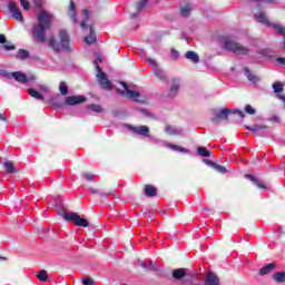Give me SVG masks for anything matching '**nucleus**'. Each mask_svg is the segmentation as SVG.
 <instances>
[{
  "label": "nucleus",
  "mask_w": 285,
  "mask_h": 285,
  "mask_svg": "<svg viewBox=\"0 0 285 285\" xmlns=\"http://www.w3.org/2000/svg\"><path fill=\"white\" fill-rule=\"evenodd\" d=\"M28 94L30 97H33V99H38L39 101H43V99H46L42 95L39 94V91L32 88L28 89Z\"/></svg>",
  "instance_id": "c756f323"
},
{
  "label": "nucleus",
  "mask_w": 285,
  "mask_h": 285,
  "mask_svg": "<svg viewBox=\"0 0 285 285\" xmlns=\"http://www.w3.org/2000/svg\"><path fill=\"white\" fill-rule=\"evenodd\" d=\"M94 66L97 70V79L101 88H104L105 90H110L112 88V82H110V80L106 76V72L101 70V67H99V62L97 60L94 62Z\"/></svg>",
  "instance_id": "423d86ee"
},
{
  "label": "nucleus",
  "mask_w": 285,
  "mask_h": 285,
  "mask_svg": "<svg viewBox=\"0 0 285 285\" xmlns=\"http://www.w3.org/2000/svg\"><path fill=\"white\" fill-rule=\"evenodd\" d=\"M190 4H185L180 8L181 17H189L190 16Z\"/></svg>",
  "instance_id": "2f4dec72"
},
{
  "label": "nucleus",
  "mask_w": 285,
  "mask_h": 285,
  "mask_svg": "<svg viewBox=\"0 0 285 285\" xmlns=\"http://www.w3.org/2000/svg\"><path fill=\"white\" fill-rule=\"evenodd\" d=\"M273 89L274 92H282V90H284V86L282 83H274Z\"/></svg>",
  "instance_id": "a18cd8bd"
},
{
  "label": "nucleus",
  "mask_w": 285,
  "mask_h": 285,
  "mask_svg": "<svg viewBox=\"0 0 285 285\" xmlns=\"http://www.w3.org/2000/svg\"><path fill=\"white\" fill-rule=\"evenodd\" d=\"M171 57H173V59H177L179 57V51L171 49Z\"/></svg>",
  "instance_id": "3c124183"
},
{
  "label": "nucleus",
  "mask_w": 285,
  "mask_h": 285,
  "mask_svg": "<svg viewBox=\"0 0 285 285\" xmlns=\"http://www.w3.org/2000/svg\"><path fill=\"white\" fill-rule=\"evenodd\" d=\"M89 193H91L92 195H100V197H106V194L99 191V189H96L94 187H89L88 188Z\"/></svg>",
  "instance_id": "58836bf2"
},
{
  "label": "nucleus",
  "mask_w": 285,
  "mask_h": 285,
  "mask_svg": "<svg viewBox=\"0 0 285 285\" xmlns=\"http://www.w3.org/2000/svg\"><path fill=\"white\" fill-rule=\"evenodd\" d=\"M147 61H149L155 77L160 81H164V79H166V72L161 70V68H159V65H157V61L151 58H148Z\"/></svg>",
  "instance_id": "1a4fd4ad"
},
{
  "label": "nucleus",
  "mask_w": 285,
  "mask_h": 285,
  "mask_svg": "<svg viewBox=\"0 0 285 285\" xmlns=\"http://www.w3.org/2000/svg\"><path fill=\"white\" fill-rule=\"evenodd\" d=\"M0 259H6L4 257H0Z\"/></svg>",
  "instance_id": "052dcab7"
},
{
  "label": "nucleus",
  "mask_w": 285,
  "mask_h": 285,
  "mask_svg": "<svg viewBox=\"0 0 285 285\" xmlns=\"http://www.w3.org/2000/svg\"><path fill=\"white\" fill-rule=\"evenodd\" d=\"M272 278L274 279V282H276L277 284H284L285 282V272H278L275 273Z\"/></svg>",
  "instance_id": "c85d7f7f"
},
{
  "label": "nucleus",
  "mask_w": 285,
  "mask_h": 285,
  "mask_svg": "<svg viewBox=\"0 0 285 285\" xmlns=\"http://www.w3.org/2000/svg\"><path fill=\"white\" fill-rule=\"evenodd\" d=\"M0 121H8V118L3 114H0Z\"/></svg>",
  "instance_id": "4d7b16f0"
},
{
  "label": "nucleus",
  "mask_w": 285,
  "mask_h": 285,
  "mask_svg": "<svg viewBox=\"0 0 285 285\" xmlns=\"http://www.w3.org/2000/svg\"><path fill=\"white\" fill-rule=\"evenodd\" d=\"M12 78L19 83H28V76L21 71L12 72Z\"/></svg>",
  "instance_id": "4be33fe9"
},
{
  "label": "nucleus",
  "mask_w": 285,
  "mask_h": 285,
  "mask_svg": "<svg viewBox=\"0 0 285 285\" xmlns=\"http://www.w3.org/2000/svg\"><path fill=\"white\" fill-rule=\"evenodd\" d=\"M187 273H188V269H186V268H178V269H175L173 272V277L175 279H183V277H186Z\"/></svg>",
  "instance_id": "a878e982"
},
{
  "label": "nucleus",
  "mask_w": 285,
  "mask_h": 285,
  "mask_svg": "<svg viewBox=\"0 0 285 285\" xmlns=\"http://www.w3.org/2000/svg\"><path fill=\"white\" fill-rule=\"evenodd\" d=\"M36 6L41 7V0H35Z\"/></svg>",
  "instance_id": "13d9d810"
},
{
  "label": "nucleus",
  "mask_w": 285,
  "mask_h": 285,
  "mask_svg": "<svg viewBox=\"0 0 285 285\" xmlns=\"http://www.w3.org/2000/svg\"><path fill=\"white\" fill-rule=\"evenodd\" d=\"M98 61H101V58H98Z\"/></svg>",
  "instance_id": "bf43d9fd"
},
{
  "label": "nucleus",
  "mask_w": 285,
  "mask_h": 285,
  "mask_svg": "<svg viewBox=\"0 0 285 285\" xmlns=\"http://www.w3.org/2000/svg\"><path fill=\"white\" fill-rule=\"evenodd\" d=\"M9 12L16 21H19L20 23H23V14H21V10L14 2H9Z\"/></svg>",
  "instance_id": "9b49d317"
},
{
  "label": "nucleus",
  "mask_w": 285,
  "mask_h": 285,
  "mask_svg": "<svg viewBox=\"0 0 285 285\" xmlns=\"http://www.w3.org/2000/svg\"><path fill=\"white\" fill-rule=\"evenodd\" d=\"M38 88L40 92H50V88L48 87V85H39Z\"/></svg>",
  "instance_id": "de8ad7c7"
},
{
  "label": "nucleus",
  "mask_w": 285,
  "mask_h": 285,
  "mask_svg": "<svg viewBox=\"0 0 285 285\" xmlns=\"http://www.w3.org/2000/svg\"><path fill=\"white\" fill-rule=\"evenodd\" d=\"M245 177H246V179H249L250 181H254L255 186H257V188H261V190H266V188H268L266 186V183H264V180H259L257 177H255L250 174H246Z\"/></svg>",
  "instance_id": "f3484780"
},
{
  "label": "nucleus",
  "mask_w": 285,
  "mask_h": 285,
  "mask_svg": "<svg viewBox=\"0 0 285 285\" xmlns=\"http://www.w3.org/2000/svg\"><path fill=\"white\" fill-rule=\"evenodd\" d=\"M185 59L191 61V63H199V55L195 51H187L185 53Z\"/></svg>",
  "instance_id": "393cba45"
},
{
  "label": "nucleus",
  "mask_w": 285,
  "mask_h": 285,
  "mask_svg": "<svg viewBox=\"0 0 285 285\" xmlns=\"http://www.w3.org/2000/svg\"><path fill=\"white\" fill-rule=\"evenodd\" d=\"M37 277L40 282H46V279H48V272L42 269L37 274Z\"/></svg>",
  "instance_id": "f704fd0d"
},
{
  "label": "nucleus",
  "mask_w": 285,
  "mask_h": 285,
  "mask_svg": "<svg viewBox=\"0 0 285 285\" xmlns=\"http://www.w3.org/2000/svg\"><path fill=\"white\" fill-rule=\"evenodd\" d=\"M0 77H3L4 79H12V72H8L6 70H0Z\"/></svg>",
  "instance_id": "a19ab883"
},
{
  "label": "nucleus",
  "mask_w": 285,
  "mask_h": 285,
  "mask_svg": "<svg viewBox=\"0 0 285 285\" xmlns=\"http://www.w3.org/2000/svg\"><path fill=\"white\" fill-rule=\"evenodd\" d=\"M148 6V0H140L136 3V12L131 13V19H137L139 17V12L145 9V7Z\"/></svg>",
  "instance_id": "aec40b11"
},
{
  "label": "nucleus",
  "mask_w": 285,
  "mask_h": 285,
  "mask_svg": "<svg viewBox=\"0 0 285 285\" xmlns=\"http://www.w3.org/2000/svg\"><path fill=\"white\" fill-rule=\"evenodd\" d=\"M197 154L199 157H210V151L206 147H198Z\"/></svg>",
  "instance_id": "7c9ffc66"
},
{
  "label": "nucleus",
  "mask_w": 285,
  "mask_h": 285,
  "mask_svg": "<svg viewBox=\"0 0 285 285\" xmlns=\"http://www.w3.org/2000/svg\"><path fill=\"white\" fill-rule=\"evenodd\" d=\"M63 219L66 222H71L76 226H79L81 228H88L89 224L86 220V218L80 217L78 214L75 213H66L63 215Z\"/></svg>",
  "instance_id": "0eeeda50"
},
{
  "label": "nucleus",
  "mask_w": 285,
  "mask_h": 285,
  "mask_svg": "<svg viewBox=\"0 0 285 285\" xmlns=\"http://www.w3.org/2000/svg\"><path fill=\"white\" fill-rule=\"evenodd\" d=\"M203 161L206 164V166H209L210 168H215V164L213 160L210 159H203Z\"/></svg>",
  "instance_id": "09e8293b"
},
{
  "label": "nucleus",
  "mask_w": 285,
  "mask_h": 285,
  "mask_svg": "<svg viewBox=\"0 0 285 285\" xmlns=\"http://www.w3.org/2000/svg\"><path fill=\"white\" fill-rule=\"evenodd\" d=\"M82 284L83 285H95V281H92L91 278H83Z\"/></svg>",
  "instance_id": "8fccbe9b"
},
{
  "label": "nucleus",
  "mask_w": 285,
  "mask_h": 285,
  "mask_svg": "<svg viewBox=\"0 0 285 285\" xmlns=\"http://www.w3.org/2000/svg\"><path fill=\"white\" fill-rule=\"evenodd\" d=\"M37 77H35V75L27 76V81H35Z\"/></svg>",
  "instance_id": "5fc2aeb1"
},
{
  "label": "nucleus",
  "mask_w": 285,
  "mask_h": 285,
  "mask_svg": "<svg viewBox=\"0 0 285 285\" xmlns=\"http://www.w3.org/2000/svg\"><path fill=\"white\" fill-rule=\"evenodd\" d=\"M67 14L69 19H71L73 24L78 23L79 20L77 19V7L75 6V2L72 0L70 1Z\"/></svg>",
  "instance_id": "4468645a"
},
{
  "label": "nucleus",
  "mask_w": 285,
  "mask_h": 285,
  "mask_svg": "<svg viewBox=\"0 0 285 285\" xmlns=\"http://www.w3.org/2000/svg\"><path fill=\"white\" fill-rule=\"evenodd\" d=\"M120 86L124 88V90L118 89V95H121V97H126L127 99H131L132 101H137L138 104H144V98L139 91L131 90L128 88L126 82H120Z\"/></svg>",
  "instance_id": "39448f33"
},
{
  "label": "nucleus",
  "mask_w": 285,
  "mask_h": 285,
  "mask_svg": "<svg viewBox=\"0 0 285 285\" xmlns=\"http://www.w3.org/2000/svg\"><path fill=\"white\" fill-rule=\"evenodd\" d=\"M244 72H245V77H247V79H248V81H250V83H259V81H262V78H259V76L250 72L249 68H245Z\"/></svg>",
  "instance_id": "412c9836"
},
{
  "label": "nucleus",
  "mask_w": 285,
  "mask_h": 285,
  "mask_svg": "<svg viewBox=\"0 0 285 285\" xmlns=\"http://www.w3.org/2000/svg\"><path fill=\"white\" fill-rule=\"evenodd\" d=\"M82 14H83V21L80 23V28L89 29V36L85 38L86 43H95V41H97V36H95V27L92 24H90V17H92V14H90V11H88V9L82 10Z\"/></svg>",
  "instance_id": "7ed1b4c3"
},
{
  "label": "nucleus",
  "mask_w": 285,
  "mask_h": 285,
  "mask_svg": "<svg viewBox=\"0 0 285 285\" xmlns=\"http://www.w3.org/2000/svg\"><path fill=\"white\" fill-rule=\"evenodd\" d=\"M247 129H249L253 135H256V137H262V135H264V130H266V126L254 125L252 127H247Z\"/></svg>",
  "instance_id": "5701e85b"
},
{
  "label": "nucleus",
  "mask_w": 285,
  "mask_h": 285,
  "mask_svg": "<svg viewBox=\"0 0 285 285\" xmlns=\"http://www.w3.org/2000/svg\"><path fill=\"white\" fill-rule=\"evenodd\" d=\"M20 6H22L23 10H30V2L28 0H19Z\"/></svg>",
  "instance_id": "c03bdc74"
},
{
  "label": "nucleus",
  "mask_w": 285,
  "mask_h": 285,
  "mask_svg": "<svg viewBox=\"0 0 285 285\" xmlns=\"http://www.w3.org/2000/svg\"><path fill=\"white\" fill-rule=\"evenodd\" d=\"M204 285H219V277H217L215 273L208 272L205 277Z\"/></svg>",
  "instance_id": "dca6fc26"
},
{
  "label": "nucleus",
  "mask_w": 285,
  "mask_h": 285,
  "mask_svg": "<svg viewBox=\"0 0 285 285\" xmlns=\"http://www.w3.org/2000/svg\"><path fill=\"white\" fill-rule=\"evenodd\" d=\"M224 49L228 50V52H234V55H248V52H250L248 47L243 46L233 39H226L224 41Z\"/></svg>",
  "instance_id": "20e7f679"
},
{
  "label": "nucleus",
  "mask_w": 285,
  "mask_h": 285,
  "mask_svg": "<svg viewBox=\"0 0 285 285\" xmlns=\"http://www.w3.org/2000/svg\"><path fill=\"white\" fill-rule=\"evenodd\" d=\"M82 176L87 181H92L95 179V174L92 173H83Z\"/></svg>",
  "instance_id": "37998d69"
},
{
  "label": "nucleus",
  "mask_w": 285,
  "mask_h": 285,
  "mask_svg": "<svg viewBox=\"0 0 285 285\" xmlns=\"http://www.w3.org/2000/svg\"><path fill=\"white\" fill-rule=\"evenodd\" d=\"M245 112H247V115H255L256 110H255V108H253V106L246 105Z\"/></svg>",
  "instance_id": "79ce46f5"
},
{
  "label": "nucleus",
  "mask_w": 285,
  "mask_h": 285,
  "mask_svg": "<svg viewBox=\"0 0 285 285\" xmlns=\"http://www.w3.org/2000/svg\"><path fill=\"white\" fill-rule=\"evenodd\" d=\"M29 55L30 53L28 52V50L19 49V51H18V59L26 60V59H28Z\"/></svg>",
  "instance_id": "72a5a7b5"
},
{
  "label": "nucleus",
  "mask_w": 285,
  "mask_h": 285,
  "mask_svg": "<svg viewBox=\"0 0 285 285\" xmlns=\"http://www.w3.org/2000/svg\"><path fill=\"white\" fill-rule=\"evenodd\" d=\"M230 115V109H220L219 111H214L212 117L213 124H219L220 121H226Z\"/></svg>",
  "instance_id": "9d476101"
},
{
  "label": "nucleus",
  "mask_w": 285,
  "mask_h": 285,
  "mask_svg": "<svg viewBox=\"0 0 285 285\" xmlns=\"http://www.w3.org/2000/svg\"><path fill=\"white\" fill-rule=\"evenodd\" d=\"M3 167L6 168L7 173H9V175L17 173V167H14V164L10 160L4 161Z\"/></svg>",
  "instance_id": "bb28decb"
},
{
  "label": "nucleus",
  "mask_w": 285,
  "mask_h": 285,
  "mask_svg": "<svg viewBox=\"0 0 285 285\" xmlns=\"http://www.w3.org/2000/svg\"><path fill=\"white\" fill-rule=\"evenodd\" d=\"M163 146H165V148H169V150H174L175 153H183L184 155H188V153H190V150L179 145H175L170 142H163Z\"/></svg>",
  "instance_id": "2eb2a0df"
},
{
  "label": "nucleus",
  "mask_w": 285,
  "mask_h": 285,
  "mask_svg": "<svg viewBox=\"0 0 285 285\" xmlns=\"http://www.w3.org/2000/svg\"><path fill=\"white\" fill-rule=\"evenodd\" d=\"M86 101L85 96H69L65 99L66 106H79Z\"/></svg>",
  "instance_id": "ddd939ff"
},
{
  "label": "nucleus",
  "mask_w": 285,
  "mask_h": 285,
  "mask_svg": "<svg viewBox=\"0 0 285 285\" xmlns=\"http://www.w3.org/2000/svg\"><path fill=\"white\" fill-rule=\"evenodd\" d=\"M60 95L66 96L68 95V85L66 81H61L59 85Z\"/></svg>",
  "instance_id": "473e14b6"
},
{
  "label": "nucleus",
  "mask_w": 285,
  "mask_h": 285,
  "mask_svg": "<svg viewBox=\"0 0 285 285\" xmlns=\"http://www.w3.org/2000/svg\"><path fill=\"white\" fill-rule=\"evenodd\" d=\"M138 112H140L142 117H153V114H150V111H148L147 109H138Z\"/></svg>",
  "instance_id": "49530a36"
},
{
  "label": "nucleus",
  "mask_w": 285,
  "mask_h": 285,
  "mask_svg": "<svg viewBox=\"0 0 285 285\" xmlns=\"http://www.w3.org/2000/svg\"><path fill=\"white\" fill-rule=\"evenodd\" d=\"M165 132L171 136H179L184 132V129H181L180 127L167 126L165 128Z\"/></svg>",
  "instance_id": "b1692460"
},
{
  "label": "nucleus",
  "mask_w": 285,
  "mask_h": 285,
  "mask_svg": "<svg viewBox=\"0 0 285 285\" xmlns=\"http://www.w3.org/2000/svg\"><path fill=\"white\" fill-rule=\"evenodd\" d=\"M179 86H180L179 79H173L168 96L171 98L177 97V94L179 92Z\"/></svg>",
  "instance_id": "6ab92c4d"
},
{
  "label": "nucleus",
  "mask_w": 285,
  "mask_h": 285,
  "mask_svg": "<svg viewBox=\"0 0 285 285\" xmlns=\"http://www.w3.org/2000/svg\"><path fill=\"white\" fill-rule=\"evenodd\" d=\"M277 63H281V66H285V58H277Z\"/></svg>",
  "instance_id": "864d4df0"
},
{
  "label": "nucleus",
  "mask_w": 285,
  "mask_h": 285,
  "mask_svg": "<svg viewBox=\"0 0 285 285\" xmlns=\"http://www.w3.org/2000/svg\"><path fill=\"white\" fill-rule=\"evenodd\" d=\"M87 108L88 110H92L94 112H102L104 110L99 105H89Z\"/></svg>",
  "instance_id": "e433bc0d"
},
{
  "label": "nucleus",
  "mask_w": 285,
  "mask_h": 285,
  "mask_svg": "<svg viewBox=\"0 0 285 285\" xmlns=\"http://www.w3.org/2000/svg\"><path fill=\"white\" fill-rule=\"evenodd\" d=\"M52 26V14L48 11H41L38 14V24L33 26V37L40 43H46V30Z\"/></svg>",
  "instance_id": "f257e3e1"
},
{
  "label": "nucleus",
  "mask_w": 285,
  "mask_h": 285,
  "mask_svg": "<svg viewBox=\"0 0 285 285\" xmlns=\"http://www.w3.org/2000/svg\"><path fill=\"white\" fill-rule=\"evenodd\" d=\"M3 48L7 51L14 50V45H4Z\"/></svg>",
  "instance_id": "603ef678"
},
{
  "label": "nucleus",
  "mask_w": 285,
  "mask_h": 285,
  "mask_svg": "<svg viewBox=\"0 0 285 285\" xmlns=\"http://www.w3.org/2000/svg\"><path fill=\"white\" fill-rule=\"evenodd\" d=\"M276 266L277 265H275V263H269L259 269L258 275H261V277H264L265 275H271V273L275 271Z\"/></svg>",
  "instance_id": "a211bd4d"
},
{
  "label": "nucleus",
  "mask_w": 285,
  "mask_h": 285,
  "mask_svg": "<svg viewBox=\"0 0 285 285\" xmlns=\"http://www.w3.org/2000/svg\"><path fill=\"white\" fill-rule=\"evenodd\" d=\"M60 42H57L55 38H51L49 40V45L56 52H59V50H70V36H68V32L66 30H60L59 33Z\"/></svg>",
  "instance_id": "f03ea898"
},
{
  "label": "nucleus",
  "mask_w": 285,
  "mask_h": 285,
  "mask_svg": "<svg viewBox=\"0 0 285 285\" xmlns=\"http://www.w3.org/2000/svg\"><path fill=\"white\" fill-rule=\"evenodd\" d=\"M140 266L142 268H148L149 271H155V264L153 262H149V265H147L146 263L141 262Z\"/></svg>",
  "instance_id": "ea45409f"
},
{
  "label": "nucleus",
  "mask_w": 285,
  "mask_h": 285,
  "mask_svg": "<svg viewBox=\"0 0 285 285\" xmlns=\"http://www.w3.org/2000/svg\"><path fill=\"white\" fill-rule=\"evenodd\" d=\"M0 43H6V36L4 35H0Z\"/></svg>",
  "instance_id": "6e6d98bb"
},
{
  "label": "nucleus",
  "mask_w": 285,
  "mask_h": 285,
  "mask_svg": "<svg viewBox=\"0 0 285 285\" xmlns=\"http://www.w3.org/2000/svg\"><path fill=\"white\" fill-rule=\"evenodd\" d=\"M125 128L130 130V132H134V135H138L139 137H150V128L146 125H125Z\"/></svg>",
  "instance_id": "6e6552de"
},
{
  "label": "nucleus",
  "mask_w": 285,
  "mask_h": 285,
  "mask_svg": "<svg viewBox=\"0 0 285 285\" xmlns=\"http://www.w3.org/2000/svg\"><path fill=\"white\" fill-rule=\"evenodd\" d=\"M144 190L147 197H155V195H157V188L151 185H146Z\"/></svg>",
  "instance_id": "cd10ccee"
},
{
  "label": "nucleus",
  "mask_w": 285,
  "mask_h": 285,
  "mask_svg": "<svg viewBox=\"0 0 285 285\" xmlns=\"http://www.w3.org/2000/svg\"><path fill=\"white\" fill-rule=\"evenodd\" d=\"M214 170H217V173H220L222 175L227 173L226 167L218 165L217 163L214 165Z\"/></svg>",
  "instance_id": "c9c22d12"
},
{
  "label": "nucleus",
  "mask_w": 285,
  "mask_h": 285,
  "mask_svg": "<svg viewBox=\"0 0 285 285\" xmlns=\"http://www.w3.org/2000/svg\"><path fill=\"white\" fill-rule=\"evenodd\" d=\"M230 112L233 115H238V117H240V119H244L246 117V115L244 114V111L239 110V109H233V110H229V115Z\"/></svg>",
  "instance_id": "4c0bfd02"
},
{
  "label": "nucleus",
  "mask_w": 285,
  "mask_h": 285,
  "mask_svg": "<svg viewBox=\"0 0 285 285\" xmlns=\"http://www.w3.org/2000/svg\"><path fill=\"white\" fill-rule=\"evenodd\" d=\"M254 19H256L258 23H263V26H272V28H275V26H279V23H271V21H268V18L266 17V13H264L263 11H256L254 13Z\"/></svg>",
  "instance_id": "f8f14e48"
}]
</instances>
